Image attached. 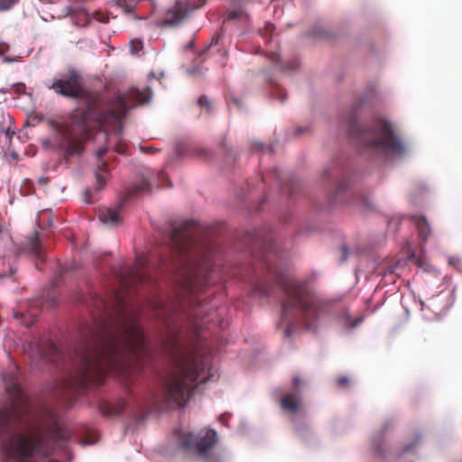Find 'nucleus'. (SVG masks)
Instances as JSON below:
<instances>
[{
  "mask_svg": "<svg viewBox=\"0 0 462 462\" xmlns=\"http://www.w3.org/2000/svg\"><path fill=\"white\" fill-rule=\"evenodd\" d=\"M159 176H160V178H162V179L166 178V174H165L163 171L160 172V175H159Z\"/></svg>",
  "mask_w": 462,
  "mask_h": 462,
  "instance_id": "nucleus-39",
  "label": "nucleus"
},
{
  "mask_svg": "<svg viewBox=\"0 0 462 462\" xmlns=\"http://www.w3.org/2000/svg\"><path fill=\"white\" fill-rule=\"evenodd\" d=\"M282 410L295 413L301 408V397L297 392L285 394L280 402Z\"/></svg>",
  "mask_w": 462,
  "mask_h": 462,
  "instance_id": "nucleus-13",
  "label": "nucleus"
},
{
  "mask_svg": "<svg viewBox=\"0 0 462 462\" xmlns=\"http://www.w3.org/2000/svg\"><path fill=\"white\" fill-rule=\"evenodd\" d=\"M123 204L120 203L116 208H105L100 210L99 220L108 226H115L121 223L119 209Z\"/></svg>",
  "mask_w": 462,
  "mask_h": 462,
  "instance_id": "nucleus-14",
  "label": "nucleus"
},
{
  "mask_svg": "<svg viewBox=\"0 0 462 462\" xmlns=\"http://www.w3.org/2000/svg\"><path fill=\"white\" fill-rule=\"evenodd\" d=\"M362 321H363L362 318H358V319L352 320L351 317L347 313L342 315V317L340 318V322L346 328H354L357 327Z\"/></svg>",
  "mask_w": 462,
  "mask_h": 462,
  "instance_id": "nucleus-19",
  "label": "nucleus"
},
{
  "mask_svg": "<svg viewBox=\"0 0 462 462\" xmlns=\"http://www.w3.org/2000/svg\"><path fill=\"white\" fill-rule=\"evenodd\" d=\"M143 49V42L140 40H132L130 42V50L132 53H137Z\"/></svg>",
  "mask_w": 462,
  "mask_h": 462,
  "instance_id": "nucleus-25",
  "label": "nucleus"
},
{
  "mask_svg": "<svg viewBox=\"0 0 462 462\" xmlns=\"http://www.w3.org/2000/svg\"><path fill=\"white\" fill-rule=\"evenodd\" d=\"M151 98L152 91L149 88L143 90L132 88L105 100L100 106H90L85 111L74 113L69 122L57 127L60 148L68 156L80 154L84 142L90 137V119L95 117L105 134H112L109 143H114V150L117 153H125L127 144L121 137L123 119L132 108L148 103Z\"/></svg>",
  "mask_w": 462,
  "mask_h": 462,
  "instance_id": "nucleus-3",
  "label": "nucleus"
},
{
  "mask_svg": "<svg viewBox=\"0 0 462 462\" xmlns=\"http://www.w3.org/2000/svg\"><path fill=\"white\" fill-rule=\"evenodd\" d=\"M233 104L236 105L238 108L240 107V102L237 99H233Z\"/></svg>",
  "mask_w": 462,
  "mask_h": 462,
  "instance_id": "nucleus-37",
  "label": "nucleus"
},
{
  "mask_svg": "<svg viewBox=\"0 0 462 462\" xmlns=\"http://www.w3.org/2000/svg\"><path fill=\"white\" fill-rule=\"evenodd\" d=\"M357 203L364 207L365 209H368L371 207V204L368 199L365 196H361L357 199Z\"/></svg>",
  "mask_w": 462,
  "mask_h": 462,
  "instance_id": "nucleus-28",
  "label": "nucleus"
},
{
  "mask_svg": "<svg viewBox=\"0 0 462 462\" xmlns=\"http://www.w3.org/2000/svg\"><path fill=\"white\" fill-rule=\"evenodd\" d=\"M242 15H243V10L242 9L232 10V11L228 12L227 19L236 20V19H238V18L242 17Z\"/></svg>",
  "mask_w": 462,
  "mask_h": 462,
  "instance_id": "nucleus-27",
  "label": "nucleus"
},
{
  "mask_svg": "<svg viewBox=\"0 0 462 462\" xmlns=\"http://www.w3.org/2000/svg\"><path fill=\"white\" fill-rule=\"evenodd\" d=\"M302 131H303V129H302V128H298V129L296 130V133H295V134H300Z\"/></svg>",
  "mask_w": 462,
  "mask_h": 462,
  "instance_id": "nucleus-40",
  "label": "nucleus"
},
{
  "mask_svg": "<svg viewBox=\"0 0 462 462\" xmlns=\"http://www.w3.org/2000/svg\"><path fill=\"white\" fill-rule=\"evenodd\" d=\"M349 137L363 152L378 158L401 156L406 147L393 131L392 125L383 119H377L369 125H360L352 111L344 119Z\"/></svg>",
  "mask_w": 462,
  "mask_h": 462,
  "instance_id": "nucleus-6",
  "label": "nucleus"
},
{
  "mask_svg": "<svg viewBox=\"0 0 462 462\" xmlns=\"http://www.w3.org/2000/svg\"><path fill=\"white\" fill-rule=\"evenodd\" d=\"M284 99H286L285 96L282 97V101H283Z\"/></svg>",
  "mask_w": 462,
  "mask_h": 462,
  "instance_id": "nucleus-43",
  "label": "nucleus"
},
{
  "mask_svg": "<svg viewBox=\"0 0 462 462\" xmlns=\"http://www.w3.org/2000/svg\"><path fill=\"white\" fill-rule=\"evenodd\" d=\"M107 165L106 162L102 161L97 165V170L95 171V177H96V190H101L105 185L106 180V175H107Z\"/></svg>",
  "mask_w": 462,
  "mask_h": 462,
  "instance_id": "nucleus-16",
  "label": "nucleus"
},
{
  "mask_svg": "<svg viewBox=\"0 0 462 462\" xmlns=\"http://www.w3.org/2000/svg\"><path fill=\"white\" fill-rule=\"evenodd\" d=\"M270 59L273 63H277L279 61V55L277 53H272Z\"/></svg>",
  "mask_w": 462,
  "mask_h": 462,
  "instance_id": "nucleus-32",
  "label": "nucleus"
},
{
  "mask_svg": "<svg viewBox=\"0 0 462 462\" xmlns=\"http://www.w3.org/2000/svg\"><path fill=\"white\" fill-rule=\"evenodd\" d=\"M35 267H36L37 269H40V267H39V264H38V263H35Z\"/></svg>",
  "mask_w": 462,
  "mask_h": 462,
  "instance_id": "nucleus-42",
  "label": "nucleus"
},
{
  "mask_svg": "<svg viewBox=\"0 0 462 462\" xmlns=\"http://www.w3.org/2000/svg\"><path fill=\"white\" fill-rule=\"evenodd\" d=\"M350 382L347 376H340L337 379V386L340 389H346L349 387Z\"/></svg>",
  "mask_w": 462,
  "mask_h": 462,
  "instance_id": "nucleus-26",
  "label": "nucleus"
},
{
  "mask_svg": "<svg viewBox=\"0 0 462 462\" xmlns=\"http://www.w3.org/2000/svg\"><path fill=\"white\" fill-rule=\"evenodd\" d=\"M297 67H298L297 63L296 62H292V63H289L285 67L282 68V70H290V69H294Z\"/></svg>",
  "mask_w": 462,
  "mask_h": 462,
  "instance_id": "nucleus-31",
  "label": "nucleus"
},
{
  "mask_svg": "<svg viewBox=\"0 0 462 462\" xmlns=\"http://www.w3.org/2000/svg\"><path fill=\"white\" fill-rule=\"evenodd\" d=\"M411 220L416 226L421 243H425L431 235L430 226L423 216H412Z\"/></svg>",
  "mask_w": 462,
  "mask_h": 462,
  "instance_id": "nucleus-15",
  "label": "nucleus"
},
{
  "mask_svg": "<svg viewBox=\"0 0 462 462\" xmlns=\"http://www.w3.org/2000/svg\"><path fill=\"white\" fill-rule=\"evenodd\" d=\"M37 314H38V310H31L29 312V315L32 317H34V318L37 316Z\"/></svg>",
  "mask_w": 462,
  "mask_h": 462,
  "instance_id": "nucleus-36",
  "label": "nucleus"
},
{
  "mask_svg": "<svg viewBox=\"0 0 462 462\" xmlns=\"http://www.w3.org/2000/svg\"><path fill=\"white\" fill-rule=\"evenodd\" d=\"M180 445L184 448H194L199 456L207 455L217 442V435L214 430H208L199 439L190 432L175 430Z\"/></svg>",
  "mask_w": 462,
  "mask_h": 462,
  "instance_id": "nucleus-10",
  "label": "nucleus"
},
{
  "mask_svg": "<svg viewBox=\"0 0 462 462\" xmlns=\"http://www.w3.org/2000/svg\"><path fill=\"white\" fill-rule=\"evenodd\" d=\"M18 2L19 0H0V12L11 10Z\"/></svg>",
  "mask_w": 462,
  "mask_h": 462,
  "instance_id": "nucleus-23",
  "label": "nucleus"
},
{
  "mask_svg": "<svg viewBox=\"0 0 462 462\" xmlns=\"http://www.w3.org/2000/svg\"><path fill=\"white\" fill-rule=\"evenodd\" d=\"M200 152L203 153H208V151H206V150H201Z\"/></svg>",
  "mask_w": 462,
  "mask_h": 462,
  "instance_id": "nucleus-41",
  "label": "nucleus"
},
{
  "mask_svg": "<svg viewBox=\"0 0 462 462\" xmlns=\"http://www.w3.org/2000/svg\"><path fill=\"white\" fill-rule=\"evenodd\" d=\"M124 406L120 404L117 407H114L111 405H106L103 409V412L107 416H119L123 413Z\"/></svg>",
  "mask_w": 462,
  "mask_h": 462,
  "instance_id": "nucleus-20",
  "label": "nucleus"
},
{
  "mask_svg": "<svg viewBox=\"0 0 462 462\" xmlns=\"http://www.w3.org/2000/svg\"><path fill=\"white\" fill-rule=\"evenodd\" d=\"M153 277L150 270L148 257L144 254L139 255L133 267L127 274H123L120 279L121 290H130L138 283H151Z\"/></svg>",
  "mask_w": 462,
  "mask_h": 462,
  "instance_id": "nucleus-9",
  "label": "nucleus"
},
{
  "mask_svg": "<svg viewBox=\"0 0 462 462\" xmlns=\"http://www.w3.org/2000/svg\"><path fill=\"white\" fill-rule=\"evenodd\" d=\"M108 149H109L108 147H103V148L99 149L97 152V157L98 159H101L107 152Z\"/></svg>",
  "mask_w": 462,
  "mask_h": 462,
  "instance_id": "nucleus-30",
  "label": "nucleus"
},
{
  "mask_svg": "<svg viewBox=\"0 0 462 462\" xmlns=\"http://www.w3.org/2000/svg\"><path fill=\"white\" fill-rule=\"evenodd\" d=\"M150 191V183L147 180H143L140 183L133 185L129 191V196L138 195L143 192Z\"/></svg>",
  "mask_w": 462,
  "mask_h": 462,
  "instance_id": "nucleus-18",
  "label": "nucleus"
},
{
  "mask_svg": "<svg viewBox=\"0 0 462 462\" xmlns=\"http://www.w3.org/2000/svg\"><path fill=\"white\" fill-rule=\"evenodd\" d=\"M198 106L200 107H204L207 113H211L212 111V104L207 96H201L198 99Z\"/></svg>",
  "mask_w": 462,
  "mask_h": 462,
  "instance_id": "nucleus-22",
  "label": "nucleus"
},
{
  "mask_svg": "<svg viewBox=\"0 0 462 462\" xmlns=\"http://www.w3.org/2000/svg\"><path fill=\"white\" fill-rule=\"evenodd\" d=\"M118 318H102L81 331V342L75 351L78 387L101 384L106 375L125 369L132 359L140 360L150 349L135 317L126 314V296L115 292Z\"/></svg>",
  "mask_w": 462,
  "mask_h": 462,
  "instance_id": "nucleus-1",
  "label": "nucleus"
},
{
  "mask_svg": "<svg viewBox=\"0 0 462 462\" xmlns=\"http://www.w3.org/2000/svg\"><path fill=\"white\" fill-rule=\"evenodd\" d=\"M14 273V269L11 266L5 268V260L0 258V278L11 276Z\"/></svg>",
  "mask_w": 462,
  "mask_h": 462,
  "instance_id": "nucleus-21",
  "label": "nucleus"
},
{
  "mask_svg": "<svg viewBox=\"0 0 462 462\" xmlns=\"http://www.w3.org/2000/svg\"><path fill=\"white\" fill-rule=\"evenodd\" d=\"M274 30V26L273 24L272 23H267L264 27V31H263V36H267V35H270V39L272 38L271 35L273 33Z\"/></svg>",
  "mask_w": 462,
  "mask_h": 462,
  "instance_id": "nucleus-29",
  "label": "nucleus"
},
{
  "mask_svg": "<svg viewBox=\"0 0 462 462\" xmlns=\"http://www.w3.org/2000/svg\"><path fill=\"white\" fill-rule=\"evenodd\" d=\"M21 250L23 253L30 254L36 260L43 262L44 252L41 241L39 239L38 231L34 230L31 235H29L26 237V240L23 243Z\"/></svg>",
  "mask_w": 462,
  "mask_h": 462,
  "instance_id": "nucleus-12",
  "label": "nucleus"
},
{
  "mask_svg": "<svg viewBox=\"0 0 462 462\" xmlns=\"http://www.w3.org/2000/svg\"><path fill=\"white\" fill-rule=\"evenodd\" d=\"M204 4L205 0H186L185 5L179 1L172 8L166 12L164 22L171 25H177L181 22L188 11L198 9L203 6Z\"/></svg>",
  "mask_w": 462,
  "mask_h": 462,
  "instance_id": "nucleus-11",
  "label": "nucleus"
},
{
  "mask_svg": "<svg viewBox=\"0 0 462 462\" xmlns=\"http://www.w3.org/2000/svg\"><path fill=\"white\" fill-rule=\"evenodd\" d=\"M93 304L96 308L102 311H105L107 308L106 302L99 296H96L95 299H93Z\"/></svg>",
  "mask_w": 462,
  "mask_h": 462,
  "instance_id": "nucleus-24",
  "label": "nucleus"
},
{
  "mask_svg": "<svg viewBox=\"0 0 462 462\" xmlns=\"http://www.w3.org/2000/svg\"><path fill=\"white\" fill-rule=\"evenodd\" d=\"M264 263L266 264L268 270L271 271V266H269L268 259H264Z\"/></svg>",
  "mask_w": 462,
  "mask_h": 462,
  "instance_id": "nucleus-38",
  "label": "nucleus"
},
{
  "mask_svg": "<svg viewBox=\"0 0 462 462\" xmlns=\"http://www.w3.org/2000/svg\"><path fill=\"white\" fill-rule=\"evenodd\" d=\"M164 350L173 359V365L163 381L162 394L168 404L185 406L193 390L192 383L208 366L205 357L187 355L175 335H171Z\"/></svg>",
  "mask_w": 462,
  "mask_h": 462,
  "instance_id": "nucleus-5",
  "label": "nucleus"
},
{
  "mask_svg": "<svg viewBox=\"0 0 462 462\" xmlns=\"http://www.w3.org/2000/svg\"><path fill=\"white\" fill-rule=\"evenodd\" d=\"M3 379L10 407L0 412L2 448L13 462H39L51 455L59 440L65 439L63 432L56 426L51 433H45L25 421L27 396L20 385L18 367H12Z\"/></svg>",
  "mask_w": 462,
  "mask_h": 462,
  "instance_id": "nucleus-2",
  "label": "nucleus"
},
{
  "mask_svg": "<svg viewBox=\"0 0 462 462\" xmlns=\"http://www.w3.org/2000/svg\"><path fill=\"white\" fill-rule=\"evenodd\" d=\"M346 189V185L344 182H341L338 184L337 188V192H341L343 191L344 189Z\"/></svg>",
  "mask_w": 462,
  "mask_h": 462,
  "instance_id": "nucleus-34",
  "label": "nucleus"
},
{
  "mask_svg": "<svg viewBox=\"0 0 462 462\" xmlns=\"http://www.w3.org/2000/svg\"><path fill=\"white\" fill-rule=\"evenodd\" d=\"M49 88L59 95L70 98L81 97L84 94L82 78L75 69H69L60 78L54 79Z\"/></svg>",
  "mask_w": 462,
  "mask_h": 462,
  "instance_id": "nucleus-8",
  "label": "nucleus"
},
{
  "mask_svg": "<svg viewBox=\"0 0 462 462\" xmlns=\"http://www.w3.org/2000/svg\"><path fill=\"white\" fill-rule=\"evenodd\" d=\"M39 353L51 362H55L60 356V350L52 342H48L46 349L40 346Z\"/></svg>",
  "mask_w": 462,
  "mask_h": 462,
  "instance_id": "nucleus-17",
  "label": "nucleus"
},
{
  "mask_svg": "<svg viewBox=\"0 0 462 462\" xmlns=\"http://www.w3.org/2000/svg\"><path fill=\"white\" fill-rule=\"evenodd\" d=\"M274 281L285 297L282 310L285 336L290 337L300 324L315 330L319 316L329 311L330 301L317 294L307 282H294L284 273H276Z\"/></svg>",
  "mask_w": 462,
  "mask_h": 462,
  "instance_id": "nucleus-4",
  "label": "nucleus"
},
{
  "mask_svg": "<svg viewBox=\"0 0 462 462\" xmlns=\"http://www.w3.org/2000/svg\"><path fill=\"white\" fill-rule=\"evenodd\" d=\"M199 225L194 220H185L171 232L170 241L179 255L177 280L180 286L189 292L202 289L208 282V269L196 263L195 246Z\"/></svg>",
  "mask_w": 462,
  "mask_h": 462,
  "instance_id": "nucleus-7",
  "label": "nucleus"
},
{
  "mask_svg": "<svg viewBox=\"0 0 462 462\" xmlns=\"http://www.w3.org/2000/svg\"><path fill=\"white\" fill-rule=\"evenodd\" d=\"M292 382H293V385H294V387H295L296 389H297V388L300 386V379L299 377H297V376L293 377Z\"/></svg>",
  "mask_w": 462,
  "mask_h": 462,
  "instance_id": "nucleus-33",
  "label": "nucleus"
},
{
  "mask_svg": "<svg viewBox=\"0 0 462 462\" xmlns=\"http://www.w3.org/2000/svg\"><path fill=\"white\" fill-rule=\"evenodd\" d=\"M342 253H343V261L346 259L347 251L346 247H342Z\"/></svg>",
  "mask_w": 462,
  "mask_h": 462,
  "instance_id": "nucleus-35",
  "label": "nucleus"
}]
</instances>
